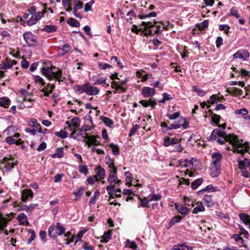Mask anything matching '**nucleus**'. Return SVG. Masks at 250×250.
<instances>
[{
    "mask_svg": "<svg viewBox=\"0 0 250 250\" xmlns=\"http://www.w3.org/2000/svg\"><path fill=\"white\" fill-rule=\"evenodd\" d=\"M217 134L218 136L224 139V140L232 145L234 152L241 154L242 156L244 155L246 152H248L250 155V152H249V150L247 149L246 144L240 142L237 135L234 134L227 135L226 132L222 131L220 128H218Z\"/></svg>",
    "mask_w": 250,
    "mask_h": 250,
    "instance_id": "nucleus-1",
    "label": "nucleus"
},
{
    "mask_svg": "<svg viewBox=\"0 0 250 250\" xmlns=\"http://www.w3.org/2000/svg\"><path fill=\"white\" fill-rule=\"evenodd\" d=\"M42 73L49 81H51L54 78L60 83L61 82H63V79H65L64 78L61 79L62 78V71L60 69H58L57 72H54L51 68L49 67H43Z\"/></svg>",
    "mask_w": 250,
    "mask_h": 250,
    "instance_id": "nucleus-2",
    "label": "nucleus"
},
{
    "mask_svg": "<svg viewBox=\"0 0 250 250\" xmlns=\"http://www.w3.org/2000/svg\"><path fill=\"white\" fill-rule=\"evenodd\" d=\"M65 228L60 222H57L56 225L49 227L48 230V235L52 238H55L57 236L62 235L65 231Z\"/></svg>",
    "mask_w": 250,
    "mask_h": 250,
    "instance_id": "nucleus-3",
    "label": "nucleus"
},
{
    "mask_svg": "<svg viewBox=\"0 0 250 250\" xmlns=\"http://www.w3.org/2000/svg\"><path fill=\"white\" fill-rule=\"evenodd\" d=\"M109 175L107 181L110 184L119 185L121 183V180L118 179L117 173V169L112 163L109 164Z\"/></svg>",
    "mask_w": 250,
    "mask_h": 250,
    "instance_id": "nucleus-4",
    "label": "nucleus"
},
{
    "mask_svg": "<svg viewBox=\"0 0 250 250\" xmlns=\"http://www.w3.org/2000/svg\"><path fill=\"white\" fill-rule=\"evenodd\" d=\"M14 159L12 158L5 157L0 160V163L4 164L6 170L10 171L17 165V161H15L14 162Z\"/></svg>",
    "mask_w": 250,
    "mask_h": 250,
    "instance_id": "nucleus-5",
    "label": "nucleus"
},
{
    "mask_svg": "<svg viewBox=\"0 0 250 250\" xmlns=\"http://www.w3.org/2000/svg\"><path fill=\"white\" fill-rule=\"evenodd\" d=\"M86 136L84 137L83 142L87 144L88 146L92 145L94 146L100 145V142L97 140L98 136H89L87 133H85Z\"/></svg>",
    "mask_w": 250,
    "mask_h": 250,
    "instance_id": "nucleus-6",
    "label": "nucleus"
},
{
    "mask_svg": "<svg viewBox=\"0 0 250 250\" xmlns=\"http://www.w3.org/2000/svg\"><path fill=\"white\" fill-rule=\"evenodd\" d=\"M23 38L29 46H36L37 41L35 36L31 32H26L23 34Z\"/></svg>",
    "mask_w": 250,
    "mask_h": 250,
    "instance_id": "nucleus-7",
    "label": "nucleus"
},
{
    "mask_svg": "<svg viewBox=\"0 0 250 250\" xmlns=\"http://www.w3.org/2000/svg\"><path fill=\"white\" fill-rule=\"evenodd\" d=\"M100 92V89L97 87L92 86L89 83H85V93L88 95L95 96Z\"/></svg>",
    "mask_w": 250,
    "mask_h": 250,
    "instance_id": "nucleus-8",
    "label": "nucleus"
},
{
    "mask_svg": "<svg viewBox=\"0 0 250 250\" xmlns=\"http://www.w3.org/2000/svg\"><path fill=\"white\" fill-rule=\"evenodd\" d=\"M74 6L72 7L74 15L77 18L82 19V15L78 13L77 11L83 8V3L79 0H74Z\"/></svg>",
    "mask_w": 250,
    "mask_h": 250,
    "instance_id": "nucleus-9",
    "label": "nucleus"
},
{
    "mask_svg": "<svg viewBox=\"0 0 250 250\" xmlns=\"http://www.w3.org/2000/svg\"><path fill=\"white\" fill-rule=\"evenodd\" d=\"M250 56L249 52L244 49H241L234 53L233 55L234 59L239 58L243 60H246Z\"/></svg>",
    "mask_w": 250,
    "mask_h": 250,
    "instance_id": "nucleus-10",
    "label": "nucleus"
},
{
    "mask_svg": "<svg viewBox=\"0 0 250 250\" xmlns=\"http://www.w3.org/2000/svg\"><path fill=\"white\" fill-rule=\"evenodd\" d=\"M220 173V165L211 164L210 167V175L213 177H217Z\"/></svg>",
    "mask_w": 250,
    "mask_h": 250,
    "instance_id": "nucleus-11",
    "label": "nucleus"
},
{
    "mask_svg": "<svg viewBox=\"0 0 250 250\" xmlns=\"http://www.w3.org/2000/svg\"><path fill=\"white\" fill-rule=\"evenodd\" d=\"M33 193L31 189H25L22 190L21 193V201L25 202L28 199L32 198Z\"/></svg>",
    "mask_w": 250,
    "mask_h": 250,
    "instance_id": "nucleus-12",
    "label": "nucleus"
},
{
    "mask_svg": "<svg viewBox=\"0 0 250 250\" xmlns=\"http://www.w3.org/2000/svg\"><path fill=\"white\" fill-rule=\"evenodd\" d=\"M71 124L68 121L66 122V124L67 125V128L72 130L71 126H74L76 128H78L80 125V120L78 117H74L71 120Z\"/></svg>",
    "mask_w": 250,
    "mask_h": 250,
    "instance_id": "nucleus-13",
    "label": "nucleus"
},
{
    "mask_svg": "<svg viewBox=\"0 0 250 250\" xmlns=\"http://www.w3.org/2000/svg\"><path fill=\"white\" fill-rule=\"evenodd\" d=\"M111 87L113 88H115V90L114 91V93H121V92H125L126 91V89L122 86V85L119 83L117 82H113L112 83Z\"/></svg>",
    "mask_w": 250,
    "mask_h": 250,
    "instance_id": "nucleus-14",
    "label": "nucleus"
},
{
    "mask_svg": "<svg viewBox=\"0 0 250 250\" xmlns=\"http://www.w3.org/2000/svg\"><path fill=\"white\" fill-rule=\"evenodd\" d=\"M155 90L154 88L149 87H145L142 89V94L145 97H149L155 94Z\"/></svg>",
    "mask_w": 250,
    "mask_h": 250,
    "instance_id": "nucleus-15",
    "label": "nucleus"
},
{
    "mask_svg": "<svg viewBox=\"0 0 250 250\" xmlns=\"http://www.w3.org/2000/svg\"><path fill=\"white\" fill-rule=\"evenodd\" d=\"M98 170L97 172V174L95 176L96 180L101 181V180L104 179L105 176V171L104 168H102L101 167H99L97 168Z\"/></svg>",
    "mask_w": 250,
    "mask_h": 250,
    "instance_id": "nucleus-16",
    "label": "nucleus"
},
{
    "mask_svg": "<svg viewBox=\"0 0 250 250\" xmlns=\"http://www.w3.org/2000/svg\"><path fill=\"white\" fill-rule=\"evenodd\" d=\"M139 103L145 107H146L149 105H150L152 107H154L157 104L156 100L152 98L150 99L148 101L141 100L139 101Z\"/></svg>",
    "mask_w": 250,
    "mask_h": 250,
    "instance_id": "nucleus-17",
    "label": "nucleus"
},
{
    "mask_svg": "<svg viewBox=\"0 0 250 250\" xmlns=\"http://www.w3.org/2000/svg\"><path fill=\"white\" fill-rule=\"evenodd\" d=\"M239 217L243 223L247 225H249L250 229V216L249 215L245 213H240L239 214Z\"/></svg>",
    "mask_w": 250,
    "mask_h": 250,
    "instance_id": "nucleus-18",
    "label": "nucleus"
},
{
    "mask_svg": "<svg viewBox=\"0 0 250 250\" xmlns=\"http://www.w3.org/2000/svg\"><path fill=\"white\" fill-rule=\"evenodd\" d=\"M211 158L212 159V164L216 165H220L221 161L222 159V155L220 153H213L212 154Z\"/></svg>",
    "mask_w": 250,
    "mask_h": 250,
    "instance_id": "nucleus-19",
    "label": "nucleus"
},
{
    "mask_svg": "<svg viewBox=\"0 0 250 250\" xmlns=\"http://www.w3.org/2000/svg\"><path fill=\"white\" fill-rule=\"evenodd\" d=\"M175 209L180 213L184 215H187L189 212V209L183 205H179L177 204H175Z\"/></svg>",
    "mask_w": 250,
    "mask_h": 250,
    "instance_id": "nucleus-20",
    "label": "nucleus"
},
{
    "mask_svg": "<svg viewBox=\"0 0 250 250\" xmlns=\"http://www.w3.org/2000/svg\"><path fill=\"white\" fill-rule=\"evenodd\" d=\"M72 0H62L63 6L67 12H70L72 11Z\"/></svg>",
    "mask_w": 250,
    "mask_h": 250,
    "instance_id": "nucleus-21",
    "label": "nucleus"
},
{
    "mask_svg": "<svg viewBox=\"0 0 250 250\" xmlns=\"http://www.w3.org/2000/svg\"><path fill=\"white\" fill-rule=\"evenodd\" d=\"M175 124L178 126H179V128L182 127L184 129H187L188 127L189 123L184 118L180 119Z\"/></svg>",
    "mask_w": 250,
    "mask_h": 250,
    "instance_id": "nucleus-22",
    "label": "nucleus"
},
{
    "mask_svg": "<svg viewBox=\"0 0 250 250\" xmlns=\"http://www.w3.org/2000/svg\"><path fill=\"white\" fill-rule=\"evenodd\" d=\"M11 101L7 97H2L0 98V106L4 108H8L10 104Z\"/></svg>",
    "mask_w": 250,
    "mask_h": 250,
    "instance_id": "nucleus-23",
    "label": "nucleus"
},
{
    "mask_svg": "<svg viewBox=\"0 0 250 250\" xmlns=\"http://www.w3.org/2000/svg\"><path fill=\"white\" fill-rule=\"evenodd\" d=\"M20 93L21 94V98H22V102H25L26 101V99L32 95V93L29 92L27 91L26 90L23 89H21L20 90Z\"/></svg>",
    "mask_w": 250,
    "mask_h": 250,
    "instance_id": "nucleus-24",
    "label": "nucleus"
},
{
    "mask_svg": "<svg viewBox=\"0 0 250 250\" xmlns=\"http://www.w3.org/2000/svg\"><path fill=\"white\" fill-rule=\"evenodd\" d=\"M85 83L83 85H75L74 86V90L78 94L85 92Z\"/></svg>",
    "mask_w": 250,
    "mask_h": 250,
    "instance_id": "nucleus-25",
    "label": "nucleus"
},
{
    "mask_svg": "<svg viewBox=\"0 0 250 250\" xmlns=\"http://www.w3.org/2000/svg\"><path fill=\"white\" fill-rule=\"evenodd\" d=\"M67 22L72 27H78L80 26V23L78 21L72 18L68 19Z\"/></svg>",
    "mask_w": 250,
    "mask_h": 250,
    "instance_id": "nucleus-26",
    "label": "nucleus"
},
{
    "mask_svg": "<svg viewBox=\"0 0 250 250\" xmlns=\"http://www.w3.org/2000/svg\"><path fill=\"white\" fill-rule=\"evenodd\" d=\"M17 219L21 224L28 223L27 216L23 213H20L17 217Z\"/></svg>",
    "mask_w": 250,
    "mask_h": 250,
    "instance_id": "nucleus-27",
    "label": "nucleus"
},
{
    "mask_svg": "<svg viewBox=\"0 0 250 250\" xmlns=\"http://www.w3.org/2000/svg\"><path fill=\"white\" fill-rule=\"evenodd\" d=\"M63 156V151L62 148H58L54 154L51 155L52 158H62Z\"/></svg>",
    "mask_w": 250,
    "mask_h": 250,
    "instance_id": "nucleus-28",
    "label": "nucleus"
},
{
    "mask_svg": "<svg viewBox=\"0 0 250 250\" xmlns=\"http://www.w3.org/2000/svg\"><path fill=\"white\" fill-rule=\"evenodd\" d=\"M197 206L194 208L193 209V213L197 214L199 212H201L205 210V208L201 203H197Z\"/></svg>",
    "mask_w": 250,
    "mask_h": 250,
    "instance_id": "nucleus-29",
    "label": "nucleus"
},
{
    "mask_svg": "<svg viewBox=\"0 0 250 250\" xmlns=\"http://www.w3.org/2000/svg\"><path fill=\"white\" fill-rule=\"evenodd\" d=\"M203 181V179L202 178H199L198 179L195 180L194 182H193L191 184V188L193 189H196L202 183Z\"/></svg>",
    "mask_w": 250,
    "mask_h": 250,
    "instance_id": "nucleus-30",
    "label": "nucleus"
},
{
    "mask_svg": "<svg viewBox=\"0 0 250 250\" xmlns=\"http://www.w3.org/2000/svg\"><path fill=\"white\" fill-rule=\"evenodd\" d=\"M101 119L106 125L109 127H111L113 125V121L106 117L102 116Z\"/></svg>",
    "mask_w": 250,
    "mask_h": 250,
    "instance_id": "nucleus-31",
    "label": "nucleus"
},
{
    "mask_svg": "<svg viewBox=\"0 0 250 250\" xmlns=\"http://www.w3.org/2000/svg\"><path fill=\"white\" fill-rule=\"evenodd\" d=\"M70 46L68 44H65L63 45L61 48H60V54L63 55L68 52L70 50Z\"/></svg>",
    "mask_w": 250,
    "mask_h": 250,
    "instance_id": "nucleus-32",
    "label": "nucleus"
},
{
    "mask_svg": "<svg viewBox=\"0 0 250 250\" xmlns=\"http://www.w3.org/2000/svg\"><path fill=\"white\" fill-rule=\"evenodd\" d=\"M109 146L111 148L112 152L114 155H117L119 154V148L117 145L111 143L109 145Z\"/></svg>",
    "mask_w": 250,
    "mask_h": 250,
    "instance_id": "nucleus-33",
    "label": "nucleus"
},
{
    "mask_svg": "<svg viewBox=\"0 0 250 250\" xmlns=\"http://www.w3.org/2000/svg\"><path fill=\"white\" fill-rule=\"evenodd\" d=\"M115 185H113L110 184V185L108 186L106 188V190L108 193V194L111 197H113V191H115Z\"/></svg>",
    "mask_w": 250,
    "mask_h": 250,
    "instance_id": "nucleus-34",
    "label": "nucleus"
},
{
    "mask_svg": "<svg viewBox=\"0 0 250 250\" xmlns=\"http://www.w3.org/2000/svg\"><path fill=\"white\" fill-rule=\"evenodd\" d=\"M57 29L55 25H46L43 28V31H46L48 33H51L55 32Z\"/></svg>",
    "mask_w": 250,
    "mask_h": 250,
    "instance_id": "nucleus-35",
    "label": "nucleus"
},
{
    "mask_svg": "<svg viewBox=\"0 0 250 250\" xmlns=\"http://www.w3.org/2000/svg\"><path fill=\"white\" fill-rule=\"evenodd\" d=\"M111 230H109L108 231L105 232L103 236V239L104 242H107L111 237Z\"/></svg>",
    "mask_w": 250,
    "mask_h": 250,
    "instance_id": "nucleus-36",
    "label": "nucleus"
},
{
    "mask_svg": "<svg viewBox=\"0 0 250 250\" xmlns=\"http://www.w3.org/2000/svg\"><path fill=\"white\" fill-rule=\"evenodd\" d=\"M125 246L133 250H136L137 248V245L136 242L134 241H130L128 239L126 241Z\"/></svg>",
    "mask_w": 250,
    "mask_h": 250,
    "instance_id": "nucleus-37",
    "label": "nucleus"
},
{
    "mask_svg": "<svg viewBox=\"0 0 250 250\" xmlns=\"http://www.w3.org/2000/svg\"><path fill=\"white\" fill-rule=\"evenodd\" d=\"M181 219V216L179 215L175 216L172 218L169 224L170 226H172L174 225L176 223L180 222Z\"/></svg>",
    "mask_w": 250,
    "mask_h": 250,
    "instance_id": "nucleus-38",
    "label": "nucleus"
},
{
    "mask_svg": "<svg viewBox=\"0 0 250 250\" xmlns=\"http://www.w3.org/2000/svg\"><path fill=\"white\" fill-rule=\"evenodd\" d=\"M218 131V128L214 129L210 136L208 137V140H216L217 139L218 135L217 134Z\"/></svg>",
    "mask_w": 250,
    "mask_h": 250,
    "instance_id": "nucleus-39",
    "label": "nucleus"
},
{
    "mask_svg": "<svg viewBox=\"0 0 250 250\" xmlns=\"http://www.w3.org/2000/svg\"><path fill=\"white\" fill-rule=\"evenodd\" d=\"M33 80L35 83H40L42 85H44L45 84V82L43 79L38 75L34 76Z\"/></svg>",
    "mask_w": 250,
    "mask_h": 250,
    "instance_id": "nucleus-40",
    "label": "nucleus"
},
{
    "mask_svg": "<svg viewBox=\"0 0 250 250\" xmlns=\"http://www.w3.org/2000/svg\"><path fill=\"white\" fill-rule=\"evenodd\" d=\"M7 221L4 217H0V230H3L7 226Z\"/></svg>",
    "mask_w": 250,
    "mask_h": 250,
    "instance_id": "nucleus-41",
    "label": "nucleus"
},
{
    "mask_svg": "<svg viewBox=\"0 0 250 250\" xmlns=\"http://www.w3.org/2000/svg\"><path fill=\"white\" fill-rule=\"evenodd\" d=\"M55 135L56 136L59 137L62 139L66 138L67 137L66 132L62 129L61 130L60 132H55Z\"/></svg>",
    "mask_w": 250,
    "mask_h": 250,
    "instance_id": "nucleus-42",
    "label": "nucleus"
},
{
    "mask_svg": "<svg viewBox=\"0 0 250 250\" xmlns=\"http://www.w3.org/2000/svg\"><path fill=\"white\" fill-rule=\"evenodd\" d=\"M243 94V90L236 87H232V95L234 96H240Z\"/></svg>",
    "mask_w": 250,
    "mask_h": 250,
    "instance_id": "nucleus-43",
    "label": "nucleus"
},
{
    "mask_svg": "<svg viewBox=\"0 0 250 250\" xmlns=\"http://www.w3.org/2000/svg\"><path fill=\"white\" fill-rule=\"evenodd\" d=\"M5 141L9 144H17L19 145V141H16L13 138V136H9L5 139Z\"/></svg>",
    "mask_w": 250,
    "mask_h": 250,
    "instance_id": "nucleus-44",
    "label": "nucleus"
},
{
    "mask_svg": "<svg viewBox=\"0 0 250 250\" xmlns=\"http://www.w3.org/2000/svg\"><path fill=\"white\" fill-rule=\"evenodd\" d=\"M29 125L32 126L33 127L38 129L39 127L40 126V125L38 124L37 120L35 118H32L31 119L30 122L29 123Z\"/></svg>",
    "mask_w": 250,
    "mask_h": 250,
    "instance_id": "nucleus-45",
    "label": "nucleus"
},
{
    "mask_svg": "<svg viewBox=\"0 0 250 250\" xmlns=\"http://www.w3.org/2000/svg\"><path fill=\"white\" fill-rule=\"evenodd\" d=\"M150 202L158 201L162 198V196L159 194H153L148 196Z\"/></svg>",
    "mask_w": 250,
    "mask_h": 250,
    "instance_id": "nucleus-46",
    "label": "nucleus"
},
{
    "mask_svg": "<svg viewBox=\"0 0 250 250\" xmlns=\"http://www.w3.org/2000/svg\"><path fill=\"white\" fill-rule=\"evenodd\" d=\"M192 88L193 90L196 92L198 95L200 96L203 97L205 96L206 94V92L201 89L198 88L195 86H192Z\"/></svg>",
    "mask_w": 250,
    "mask_h": 250,
    "instance_id": "nucleus-47",
    "label": "nucleus"
},
{
    "mask_svg": "<svg viewBox=\"0 0 250 250\" xmlns=\"http://www.w3.org/2000/svg\"><path fill=\"white\" fill-rule=\"evenodd\" d=\"M55 88V86H52L51 87V89H49V91H47V89L46 88H43L41 90V92H43V96L45 97L49 96V94L51 93L53 90Z\"/></svg>",
    "mask_w": 250,
    "mask_h": 250,
    "instance_id": "nucleus-48",
    "label": "nucleus"
},
{
    "mask_svg": "<svg viewBox=\"0 0 250 250\" xmlns=\"http://www.w3.org/2000/svg\"><path fill=\"white\" fill-rule=\"evenodd\" d=\"M35 16L34 15H32V17L27 21V24L29 26L33 25L36 23V22L38 21V20L35 19Z\"/></svg>",
    "mask_w": 250,
    "mask_h": 250,
    "instance_id": "nucleus-49",
    "label": "nucleus"
},
{
    "mask_svg": "<svg viewBox=\"0 0 250 250\" xmlns=\"http://www.w3.org/2000/svg\"><path fill=\"white\" fill-rule=\"evenodd\" d=\"M29 233L31 234L30 237L28 239L27 241V243L30 244L32 241H33L36 236L35 232L33 229H30L28 231Z\"/></svg>",
    "mask_w": 250,
    "mask_h": 250,
    "instance_id": "nucleus-50",
    "label": "nucleus"
},
{
    "mask_svg": "<svg viewBox=\"0 0 250 250\" xmlns=\"http://www.w3.org/2000/svg\"><path fill=\"white\" fill-rule=\"evenodd\" d=\"M237 162L238 163V167L240 169H244L247 168V166L246 165V163L245 162L244 160H242L240 159H238L237 160Z\"/></svg>",
    "mask_w": 250,
    "mask_h": 250,
    "instance_id": "nucleus-51",
    "label": "nucleus"
},
{
    "mask_svg": "<svg viewBox=\"0 0 250 250\" xmlns=\"http://www.w3.org/2000/svg\"><path fill=\"white\" fill-rule=\"evenodd\" d=\"M140 126L138 125H134L130 129L129 136H132L138 130Z\"/></svg>",
    "mask_w": 250,
    "mask_h": 250,
    "instance_id": "nucleus-52",
    "label": "nucleus"
},
{
    "mask_svg": "<svg viewBox=\"0 0 250 250\" xmlns=\"http://www.w3.org/2000/svg\"><path fill=\"white\" fill-rule=\"evenodd\" d=\"M79 168L80 171L85 175L88 173V168L86 165H80Z\"/></svg>",
    "mask_w": 250,
    "mask_h": 250,
    "instance_id": "nucleus-53",
    "label": "nucleus"
},
{
    "mask_svg": "<svg viewBox=\"0 0 250 250\" xmlns=\"http://www.w3.org/2000/svg\"><path fill=\"white\" fill-rule=\"evenodd\" d=\"M204 201L208 204V206L213 204V201L209 195L206 194L204 198Z\"/></svg>",
    "mask_w": 250,
    "mask_h": 250,
    "instance_id": "nucleus-54",
    "label": "nucleus"
},
{
    "mask_svg": "<svg viewBox=\"0 0 250 250\" xmlns=\"http://www.w3.org/2000/svg\"><path fill=\"white\" fill-rule=\"evenodd\" d=\"M219 101L218 98H217L216 95H212L210 97L209 101H208V103L214 104L217 103Z\"/></svg>",
    "mask_w": 250,
    "mask_h": 250,
    "instance_id": "nucleus-55",
    "label": "nucleus"
},
{
    "mask_svg": "<svg viewBox=\"0 0 250 250\" xmlns=\"http://www.w3.org/2000/svg\"><path fill=\"white\" fill-rule=\"evenodd\" d=\"M15 132V127L14 126H9L6 128V129L4 131V133H5L7 135H10L12 134V132Z\"/></svg>",
    "mask_w": 250,
    "mask_h": 250,
    "instance_id": "nucleus-56",
    "label": "nucleus"
},
{
    "mask_svg": "<svg viewBox=\"0 0 250 250\" xmlns=\"http://www.w3.org/2000/svg\"><path fill=\"white\" fill-rule=\"evenodd\" d=\"M98 66L100 67V68L101 69H106V68H108L112 67V66L109 64L105 63H103L101 62H99Z\"/></svg>",
    "mask_w": 250,
    "mask_h": 250,
    "instance_id": "nucleus-57",
    "label": "nucleus"
},
{
    "mask_svg": "<svg viewBox=\"0 0 250 250\" xmlns=\"http://www.w3.org/2000/svg\"><path fill=\"white\" fill-rule=\"evenodd\" d=\"M84 190V188L81 187V188H79V189L78 191L74 192L73 193V194L75 195V197L77 198L78 197H80L83 195Z\"/></svg>",
    "mask_w": 250,
    "mask_h": 250,
    "instance_id": "nucleus-58",
    "label": "nucleus"
},
{
    "mask_svg": "<svg viewBox=\"0 0 250 250\" xmlns=\"http://www.w3.org/2000/svg\"><path fill=\"white\" fill-rule=\"evenodd\" d=\"M208 26V22L207 20H205L202 22H201L199 25V28L200 30H204L205 28H207Z\"/></svg>",
    "mask_w": 250,
    "mask_h": 250,
    "instance_id": "nucleus-59",
    "label": "nucleus"
},
{
    "mask_svg": "<svg viewBox=\"0 0 250 250\" xmlns=\"http://www.w3.org/2000/svg\"><path fill=\"white\" fill-rule=\"evenodd\" d=\"M219 29L220 30L224 31L226 34H228L229 27L227 24H222L219 26Z\"/></svg>",
    "mask_w": 250,
    "mask_h": 250,
    "instance_id": "nucleus-60",
    "label": "nucleus"
},
{
    "mask_svg": "<svg viewBox=\"0 0 250 250\" xmlns=\"http://www.w3.org/2000/svg\"><path fill=\"white\" fill-rule=\"evenodd\" d=\"M46 12V11L45 10H43L42 12H38L36 13L34 15V16L36 17L35 19L36 18V19L38 20V21H39L43 17L44 14Z\"/></svg>",
    "mask_w": 250,
    "mask_h": 250,
    "instance_id": "nucleus-61",
    "label": "nucleus"
},
{
    "mask_svg": "<svg viewBox=\"0 0 250 250\" xmlns=\"http://www.w3.org/2000/svg\"><path fill=\"white\" fill-rule=\"evenodd\" d=\"M221 116L217 114H213L211 117L212 121L218 124L220 120Z\"/></svg>",
    "mask_w": 250,
    "mask_h": 250,
    "instance_id": "nucleus-62",
    "label": "nucleus"
},
{
    "mask_svg": "<svg viewBox=\"0 0 250 250\" xmlns=\"http://www.w3.org/2000/svg\"><path fill=\"white\" fill-rule=\"evenodd\" d=\"M230 16H234L236 18H239L240 16L238 13L237 10H236L234 8H232L230 10V14H229Z\"/></svg>",
    "mask_w": 250,
    "mask_h": 250,
    "instance_id": "nucleus-63",
    "label": "nucleus"
},
{
    "mask_svg": "<svg viewBox=\"0 0 250 250\" xmlns=\"http://www.w3.org/2000/svg\"><path fill=\"white\" fill-rule=\"evenodd\" d=\"M140 200L141 201V207H144V208L148 207L149 202H150L149 201V199L148 200L147 198H144V199H141Z\"/></svg>",
    "mask_w": 250,
    "mask_h": 250,
    "instance_id": "nucleus-64",
    "label": "nucleus"
}]
</instances>
